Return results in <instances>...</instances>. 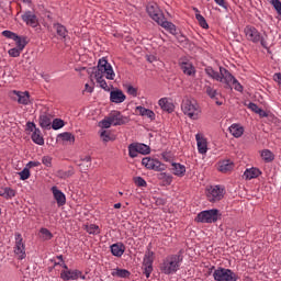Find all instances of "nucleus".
Returning <instances> with one entry per match:
<instances>
[{
  "label": "nucleus",
  "mask_w": 281,
  "mask_h": 281,
  "mask_svg": "<svg viewBox=\"0 0 281 281\" xmlns=\"http://www.w3.org/2000/svg\"><path fill=\"white\" fill-rule=\"evenodd\" d=\"M220 172H232L234 170V162L232 160H222L218 164Z\"/></svg>",
  "instance_id": "26"
},
{
  "label": "nucleus",
  "mask_w": 281,
  "mask_h": 281,
  "mask_svg": "<svg viewBox=\"0 0 281 281\" xmlns=\"http://www.w3.org/2000/svg\"><path fill=\"white\" fill-rule=\"evenodd\" d=\"M125 251H126V246H124L122 243H116L111 246V254L116 258H122Z\"/></svg>",
  "instance_id": "22"
},
{
  "label": "nucleus",
  "mask_w": 281,
  "mask_h": 281,
  "mask_svg": "<svg viewBox=\"0 0 281 281\" xmlns=\"http://www.w3.org/2000/svg\"><path fill=\"white\" fill-rule=\"evenodd\" d=\"M195 221L196 223H216L218 221V210L202 211L198 214Z\"/></svg>",
  "instance_id": "6"
},
{
  "label": "nucleus",
  "mask_w": 281,
  "mask_h": 281,
  "mask_svg": "<svg viewBox=\"0 0 281 281\" xmlns=\"http://www.w3.org/2000/svg\"><path fill=\"white\" fill-rule=\"evenodd\" d=\"M108 116L112 122V126H122V124H126V122H128V119L122 115L120 111H113Z\"/></svg>",
  "instance_id": "12"
},
{
  "label": "nucleus",
  "mask_w": 281,
  "mask_h": 281,
  "mask_svg": "<svg viewBox=\"0 0 281 281\" xmlns=\"http://www.w3.org/2000/svg\"><path fill=\"white\" fill-rule=\"evenodd\" d=\"M257 115H260V117H267V112L259 108V111H257Z\"/></svg>",
  "instance_id": "64"
},
{
  "label": "nucleus",
  "mask_w": 281,
  "mask_h": 281,
  "mask_svg": "<svg viewBox=\"0 0 281 281\" xmlns=\"http://www.w3.org/2000/svg\"><path fill=\"white\" fill-rule=\"evenodd\" d=\"M257 115H260V117H267V112L259 108V111H257Z\"/></svg>",
  "instance_id": "63"
},
{
  "label": "nucleus",
  "mask_w": 281,
  "mask_h": 281,
  "mask_svg": "<svg viewBox=\"0 0 281 281\" xmlns=\"http://www.w3.org/2000/svg\"><path fill=\"white\" fill-rule=\"evenodd\" d=\"M13 41H15V45L16 47L23 52V49H25V45H27V37L25 36H19L16 35V38H14Z\"/></svg>",
  "instance_id": "37"
},
{
  "label": "nucleus",
  "mask_w": 281,
  "mask_h": 281,
  "mask_svg": "<svg viewBox=\"0 0 281 281\" xmlns=\"http://www.w3.org/2000/svg\"><path fill=\"white\" fill-rule=\"evenodd\" d=\"M213 278L215 281H236L238 280V274L231 269L220 268L213 272Z\"/></svg>",
  "instance_id": "5"
},
{
  "label": "nucleus",
  "mask_w": 281,
  "mask_h": 281,
  "mask_svg": "<svg viewBox=\"0 0 281 281\" xmlns=\"http://www.w3.org/2000/svg\"><path fill=\"white\" fill-rule=\"evenodd\" d=\"M155 262V252L150 249H147L145 256L143 258V273L146 278H150V273H153V263Z\"/></svg>",
  "instance_id": "7"
},
{
  "label": "nucleus",
  "mask_w": 281,
  "mask_h": 281,
  "mask_svg": "<svg viewBox=\"0 0 281 281\" xmlns=\"http://www.w3.org/2000/svg\"><path fill=\"white\" fill-rule=\"evenodd\" d=\"M78 276H80V270H61L60 272V278L64 281L78 280Z\"/></svg>",
  "instance_id": "21"
},
{
  "label": "nucleus",
  "mask_w": 281,
  "mask_h": 281,
  "mask_svg": "<svg viewBox=\"0 0 281 281\" xmlns=\"http://www.w3.org/2000/svg\"><path fill=\"white\" fill-rule=\"evenodd\" d=\"M63 126H65V121H63L60 119H55V120H53L50 128H53L54 131H58V130L63 128Z\"/></svg>",
  "instance_id": "44"
},
{
  "label": "nucleus",
  "mask_w": 281,
  "mask_h": 281,
  "mask_svg": "<svg viewBox=\"0 0 281 281\" xmlns=\"http://www.w3.org/2000/svg\"><path fill=\"white\" fill-rule=\"evenodd\" d=\"M274 82H278V85H281V72H276L273 75Z\"/></svg>",
  "instance_id": "60"
},
{
  "label": "nucleus",
  "mask_w": 281,
  "mask_h": 281,
  "mask_svg": "<svg viewBox=\"0 0 281 281\" xmlns=\"http://www.w3.org/2000/svg\"><path fill=\"white\" fill-rule=\"evenodd\" d=\"M21 52H23L21 48L14 47L9 49L8 54L11 58H19V56H21Z\"/></svg>",
  "instance_id": "49"
},
{
  "label": "nucleus",
  "mask_w": 281,
  "mask_h": 281,
  "mask_svg": "<svg viewBox=\"0 0 281 281\" xmlns=\"http://www.w3.org/2000/svg\"><path fill=\"white\" fill-rule=\"evenodd\" d=\"M18 175L21 181H26V179H30V169L26 167L22 171H20Z\"/></svg>",
  "instance_id": "48"
},
{
  "label": "nucleus",
  "mask_w": 281,
  "mask_h": 281,
  "mask_svg": "<svg viewBox=\"0 0 281 281\" xmlns=\"http://www.w3.org/2000/svg\"><path fill=\"white\" fill-rule=\"evenodd\" d=\"M85 229L88 234H92V236H98V234H100V226L95 224H87L85 225Z\"/></svg>",
  "instance_id": "38"
},
{
  "label": "nucleus",
  "mask_w": 281,
  "mask_h": 281,
  "mask_svg": "<svg viewBox=\"0 0 281 281\" xmlns=\"http://www.w3.org/2000/svg\"><path fill=\"white\" fill-rule=\"evenodd\" d=\"M223 188L218 186L211 187L206 193L207 201H210V203H216L221 201L223 199Z\"/></svg>",
  "instance_id": "11"
},
{
  "label": "nucleus",
  "mask_w": 281,
  "mask_h": 281,
  "mask_svg": "<svg viewBox=\"0 0 281 281\" xmlns=\"http://www.w3.org/2000/svg\"><path fill=\"white\" fill-rule=\"evenodd\" d=\"M2 36H4L5 38H11V41H14V38H16V33L12 31H3Z\"/></svg>",
  "instance_id": "55"
},
{
  "label": "nucleus",
  "mask_w": 281,
  "mask_h": 281,
  "mask_svg": "<svg viewBox=\"0 0 281 281\" xmlns=\"http://www.w3.org/2000/svg\"><path fill=\"white\" fill-rule=\"evenodd\" d=\"M40 238H42V240H52L54 238V234H52L47 228H41Z\"/></svg>",
  "instance_id": "41"
},
{
  "label": "nucleus",
  "mask_w": 281,
  "mask_h": 281,
  "mask_svg": "<svg viewBox=\"0 0 281 281\" xmlns=\"http://www.w3.org/2000/svg\"><path fill=\"white\" fill-rule=\"evenodd\" d=\"M147 14L155 21L156 23H159L161 19H164V13H161V10L155 5H148L147 7Z\"/></svg>",
  "instance_id": "16"
},
{
  "label": "nucleus",
  "mask_w": 281,
  "mask_h": 281,
  "mask_svg": "<svg viewBox=\"0 0 281 281\" xmlns=\"http://www.w3.org/2000/svg\"><path fill=\"white\" fill-rule=\"evenodd\" d=\"M195 142L198 146V153L200 155H207V138L203 134L195 135Z\"/></svg>",
  "instance_id": "13"
},
{
  "label": "nucleus",
  "mask_w": 281,
  "mask_h": 281,
  "mask_svg": "<svg viewBox=\"0 0 281 281\" xmlns=\"http://www.w3.org/2000/svg\"><path fill=\"white\" fill-rule=\"evenodd\" d=\"M183 257L181 255H169L160 263V271L165 276H172L181 269Z\"/></svg>",
  "instance_id": "2"
},
{
  "label": "nucleus",
  "mask_w": 281,
  "mask_h": 281,
  "mask_svg": "<svg viewBox=\"0 0 281 281\" xmlns=\"http://www.w3.org/2000/svg\"><path fill=\"white\" fill-rule=\"evenodd\" d=\"M42 164H43L44 166H46V168H52V157H49V156H44V157L42 158Z\"/></svg>",
  "instance_id": "57"
},
{
  "label": "nucleus",
  "mask_w": 281,
  "mask_h": 281,
  "mask_svg": "<svg viewBox=\"0 0 281 281\" xmlns=\"http://www.w3.org/2000/svg\"><path fill=\"white\" fill-rule=\"evenodd\" d=\"M160 179H164V181H166V183H168V186H170V183H172V176L168 175L166 172L160 173Z\"/></svg>",
  "instance_id": "54"
},
{
  "label": "nucleus",
  "mask_w": 281,
  "mask_h": 281,
  "mask_svg": "<svg viewBox=\"0 0 281 281\" xmlns=\"http://www.w3.org/2000/svg\"><path fill=\"white\" fill-rule=\"evenodd\" d=\"M206 76H209V78H212L213 80H216L217 82H223V78L221 77V72L214 70V68L207 66L204 69Z\"/></svg>",
  "instance_id": "29"
},
{
  "label": "nucleus",
  "mask_w": 281,
  "mask_h": 281,
  "mask_svg": "<svg viewBox=\"0 0 281 281\" xmlns=\"http://www.w3.org/2000/svg\"><path fill=\"white\" fill-rule=\"evenodd\" d=\"M248 109H250V111H252L254 113H258V111H259V106H258V104H256V103H249L248 104Z\"/></svg>",
  "instance_id": "58"
},
{
  "label": "nucleus",
  "mask_w": 281,
  "mask_h": 281,
  "mask_svg": "<svg viewBox=\"0 0 281 281\" xmlns=\"http://www.w3.org/2000/svg\"><path fill=\"white\" fill-rule=\"evenodd\" d=\"M52 115L49 114H42L40 116V126L45 128L46 131H49L52 128Z\"/></svg>",
  "instance_id": "24"
},
{
  "label": "nucleus",
  "mask_w": 281,
  "mask_h": 281,
  "mask_svg": "<svg viewBox=\"0 0 281 281\" xmlns=\"http://www.w3.org/2000/svg\"><path fill=\"white\" fill-rule=\"evenodd\" d=\"M231 85L234 87L235 91H243V86L238 82L237 78L233 79Z\"/></svg>",
  "instance_id": "56"
},
{
  "label": "nucleus",
  "mask_w": 281,
  "mask_h": 281,
  "mask_svg": "<svg viewBox=\"0 0 281 281\" xmlns=\"http://www.w3.org/2000/svg\"><path fill=\"white\" fill-rule=\"evenodd\" d=\"M220 76L222 78V81L220 82H224L225 85H227V87H231L232 82L236 79V77H234L232 72H229V70L223 67H220Z\"/></svg>",
  "instance_id": "19"
},
{
  "label": "nucleus",
  "mask_w": 281,
  "mask_h": 281,
  "mask_svg": "<svg viewBox=\"0 0 281 281\" xmlns=\"http://www.w3.org/2000/svg\"><path fill=\"white\" fill-rule=\"evenodd\" d=\"M142 165L145 166L147 170H155V172H164V170H166V165L161 164L158 159L150 157L143 158Z\"/></svg>",
  "instance_id": "8"
},
{
  "label": "nucleus",
  "mask_w": 281,
  "mask_h": 281,
  "mask_svg": "<svg viewBox=\"0 0 281 281\" xmlns=\"http://www.w3.org/2000/svg\"><path fill=\"white\" fill-rule=\"evenodd\" d=\"M56 177H58L59 179H69V177H74V169H69L67 171L58 170L56 172Z\"/></svg>",
  "instance_id": "42"
},
{
  "label": "nucleus",
  "mask_w": 281,
  "mask_h": 281,
  "mask_svg": "<svg viewBox=\"0 0 281 281\" xmlns=\"http://www.w3.org/2000/svg\"><path fill=\"white\" fill-rule=\"evenodd\" d=\"M128 155L132 159H135L139 155V151L137 149V146L135 144H131L128 146Z\"/></svg>",
  "instance_id": "45"
},
{
  "label": "nucleus",
  "mask_w": 281,
  "mask_h": 281,
  "mask_svg": "<svg viewBox=\"0 0 281 281\" xmlns=\"http://www.w3.org/2000/svg\"><path fill=\"white\" fill-rule=\"evenodd\" d=\"M99 126L101 128H111V126H113V123L110 121V116H106L104 120H102L99 123Z\"/></svg>",
  "instance_id": "47"
},
{
  "label": "nucleus",
  "mask_w": 281,
  "mask_h": 281,
  "mask_svg": "<svg viewBox=\"0 0 281 281\" xmlns=\"http://www.w3.org/2000/svg\"><path fill=\"white\" fill-rule=\"evenodd\" d=\"M111 276H113V278H130L131 272L126 269L116 268L112 270Z\"/></svg>",
  "instance_id": "33"
},
{
  "label": "nucleus",
  "mask_w": 281,
  "mask_h": 281,
  "mask_svg": "<svg viewBox=\"0 0 281 281\" xmlns=\"http://www.w3.org/2000/svg\"><path fill=\"white\" fill-rule=\"evenodd\" d=\"M26 166H27V168H37V166H41V162L30 161Z\"/></svg>",
  "instance_id": "61"
},
{
  "label": "nucleus",
  "mask_w": 281,
  "mask_h": 281,
  "mask_svg": "<svg viewBox=\"0 0 281 281\" xmlns=\"http://www.w3.org/2000/svg\"><path fill=\"white\" fill-rule=\"evenodd\" d=\"M54 30L56 33L60 36V38H67L69 31H67V27L60 23H54L53 24Z\"/></svg>",
  "instance_id": "30"
},
{
  "label": "nucleus",
  "mask_w": 281,
  "mask_h": 281,
  "mask_svg": "<svg viewBox=\"0 0 281 281\" xmlns=\"http://www.w3.org/2000/svg\"><path fill=\"white\" fill-rule=\"evenodd\" d=\"M180 69L184 74V76H190L194 78L196 76V68L192 65L191 61H180Z\"/></svg>",
  "instance_id": "14"
},
{
  "label": "nucleus",
  "mask_w": 281,
  "mask_h": 281,
  "mask_svg": "<svg viewBox=\"0 0 281 281\" xmlns=\"http://www.w3.org/2000/svg\"><path fill=\"white\" fill-rule=\"evenodd\" d=\"M0 196H3V199H13V196H16V192L12 188H2L0 190Z\"/></svg>",
  "instance_id": "36"
},
{
  "label": "nucleus",
  "mask_w": 281,
  "mask_h": 281,
  "mask_svg": "<svg viewBox=\"0 0 281 281\" xmlns=\"http://www.w3.org/2000/svg\"><path fill=\"white\" fill-rule=\"evenodd\" d=\"M268 1L271 3V5H273L274 10L281 16V2H280V0H268Z\"/></svg>",
  "instance_id": "50"
},
{
  "label": "nucleus",
  "mask_w": 281,
  "mask_h": 281,
  "mask_svg": "<svg viewBox=\"0 0 281 281\" xmlns=\"http://www.w3.org/2000/svg\"><path fill=\"white\" fill-rule=\"evenodd\" d=\"M10 97L14 102H18V104H23L24 106H27V104H30L29 91L12 90L10 92Z\"/></svg>",
  "instance_id": "9"
},
{
  "label": "nucleus",
  "mask_w": 281,
  "mask_h": 281,
  "mask_svg": "<svg viewBox=\"0 0 281 281\" xmlns=\"http://www.w3.org/2000/svg\"><path fill=\"white\" fill-rule=\"evenodd\" d=\"M126 101V94L120 89L112 90L110 92V102H113L114 104H122V102Z\"/></svg>",
  "instance_id": "15"
},
{
  "label": "nucleus",
  "mask_w": 281,
  "mask_h": 281,
  "mask_svg": "<svg viewBox=\"0 0 281 281\" xmlns=\"http://www.w3.org/2000/svg\"><path fill=\"white\" fill-rule=\"evenodd\" d=\"M158 25H161L169 34H172L173 36H177L179 34L177 32V26L172 24V22L166 21V18L162 15V19L158 21Z\"/></svg>",
  "instance_id": "20"
},
{
  "label": "nucleus",
  "mask_w": 281,
  "mask_h": 281,
  "mask_svg": "<svg viewBox=\"0 0 281 281\" xmlns=\"http://www.w3.org/2000/svg\"><path fill=\"white\" fill-rule=\"evenodd\" d=\"M158 104L162 111H167V113H172L175 111V104L168 101V98H162L158 101Z\"/></svg>",
  "instance_id": "25"
},
{
  "label": "nucleus",
  "mask_w": 281,
  "mask_h": 281,
  "mask_svg": "<svg viewBox=\"0 0 281 281\" xmlns=\"http://www.w3.org/2000/svg\"><path fill=\"white\" fill-rule=\"evenodd\" d=\"M58 139H61V142H69V144H74L76 142V137L69 132L59 134Z\"/></svg>",
  "instance_id": "39"
},
{
  "label": "nucleus",
  "mask_w": 281,
  "mask_h": 281,
  "mask_svg": "<svg viewBox=\"0 0 281 281\" xmlns=\"http://www.w3.org/2000/svg\"><path fill=\"white\" fill-rule=\"evenodd\" d=\"M181 110L190 120H199L201 117V105L194 99H186L181 103Z\"/></svg>",
  "instance_id": "3"
},
{
  "label": "nucleus",
  "mask_w": 281,
  "mask_h": 281,
  "mask_svg": "<svg viewBox=\"0 0 281 281\" xmlns=\"http://www.w3.org/2000/svg\"><path fill=\"white\" fill-rule=\"evenodd\" d=\"M138 155H148L150 153V147L145 144H135Z\"/></svg>",
  "instance_id": "43"
},
{
  "label": "nucleus",
  "mask_w": 281,
  "mask_h": 281,
  "mask_svg": "<svg viewBox=\"0 0 281 281\" xmlns=\"http://www.w3.org/2000/svg\"><path fill=\"white\" fill-rule=\"evenodd\" d=\"M244 33L247 41H249L250 43H260V45L263 46L265 49L269 47V43H267V40L265 38V36H262V34H260L256 26L247 25L244 29Z\"/></svg>",
  "instance_id": "4"
},
{
  "label": "nucleus",
  "mask_w": 281,
  "mask_h": 281,
  "mask_svg": "<svg viewBox=\"0 0 281 281\" xmlns=\"http://www.w3.org/2000/svg\"><path fill=\"white\" fill-rule=\"evenodd\" d=\"M104 76L106 80H115V71H113V66L109 64L106 58H101L99 59L97 70L94 71V79L103 91H111L106 80H104Z\"/></svg>",
  "instance_id": "1"
},
{
  "label": "nucleus",
  "mask_w": 281,
  "mask_h": 281,
  "mask_svg": "<svg viewBox=\"0 0 281 281\" xmlns=\"http://www.w3.org/2000/svg\"><path fill=\"white\" fill-rule=\"evenodd\" d=\"M276 158V156L273 155V153L269 149H265L261 151V159L263 161H266L267 164L273 161V159Z\"/></svg>",
  "instance_id": "40"
},
{
  "label": "nucleus",
  "mask_w": 281,
  "mask_h": 281,
  "mask_svg": "<svg viewBox=\"0 0 281 281\" xmlns=\"http://www.w3.org/2000/svg\"><path fill=\"white\" fill-rule=\"evenodd\" d=\"M57 262H55V266L56 265H59V267H63L64 271H69V267H67V265H65V261L63 260V256H58L57 257Z\"/></svg>",
  "instance_id": "53"
},
{
  "label": "nucleus",
  "mask_w": 281,
  "mask_h": 281,
  "mask_svg": "<svg viewBox=\"0 0 281 281\" xmlns=\"http://www.w3.org/2000/svg\"><path fill=\"white\" fill-rule=\"evenodd\" d=\"M14 254L18 256V260H24L25 254V244H23V237L21 233H15V246Z\"/></svg>",
  "instance_id": "10"
},
{
  "label": "nucleus",
  "mask_w": 281,
  "mask_h": 281,
  "mask_svg": "<svg viewBox=\"0 0 281 281\" xmlns=\"http://www.w3.org/2000/svg\"><path fill=\"white\" fill-rule=\"evenodd\" d=\"M134 183H135V186H137V188H146L148 186L146 180H144V178H142V177H135Z\"/></svg>",
  "instance_id": "46"
},
{
  "label": "nucleus",
  "mask_w": 281,
  "mask_h": 281,
  "mask_svg": "<svg viewBox=\"0 0 281 281\" xmlns=\"http://www.w3.org/2000/svg\"><path fill=\"white\" fill-rule=\"evenodd\" d=\"M26 126H27V131H31L32 133H34V131H36V124L32 123V122H29L26 123Z\"/></svg>",
  "instance_id": "59"
},
{
  "label": "nucleus",
  "mask_w": 281,
  "mask_h": 281,
  "mask_svg": "<svg viewBox=\"0 0 281 281\" xmlns=\"http://www.w3.org/2000/svg\"><path fill=\"white\" fill-rule=\"evenodd\" d=\"M100 137L103 142H113V137H111V133L106 131L101 132Z\"/></svg>",
  "instance_id": "52"
},
{
  "label": "nucleus",
  "mask_w": 281,
  "mask_h": 281,
  "mask_svg": "<svg viewBox=\"0 0 281 281\" xmlns=\"http://www.w3.org/2000/svg\"><path fill=\"white\" fill-rule=\"evenodd\" d=\"M125 89H126V91H127V93H128L130 95H133V98H137V88H135V87H133V86H131V85H127V86L125 87Z\"/></svg>",
  "instance_id": "51"
},
{
  "label": "nucleus",
  "mask_w": 281,
  "mask_h": 281,
  "mask_svg": "<svg viewBox=\"0 0 281 281\" xmlns=\"http://www.w3.org/2000/svg\"><path fill=\"white\" fill-rule=\"evenodd\" d=\"M195 13V19L200 25V27H203V30H207V27H210V25L207 24V21L205 20V18L199 13V9L194 8L193 9Z\"/></svg>",
  "instance_id": "34"
},
{
  "label": "nucleus",
  "mask_w": 281,
  "mask_h": 281,
  "mask_svg": "<svg viewBox=\"0 0 281 281\" xmlns=\"http://www.w3.org/2000/svg\"><path fill=\"white\" fill-rule=\"evenodd\" d=\"M171 172L176 177H184L186 175V166L179 164V162H172L171 164Z\"/></svg>",
  "instance_id": "23"
},
{
  "label": "nucleus",
  "mask_w": 281,
  "mask_h": 281,
  "mask_svg": "<svg viewBox=\"0 0 281 281\" xmlns=\"http://www.w3.org/2000/svg\"><path fill=\"white\" fill-rule=\"evenodd\" d=\"M229 133L232 134L233 137H243V133H245V128L238 124H233L228 128Z\"/></svg>",
  "instance_id": "31"
},
{
  "label": "nucleus",
  "mask_w": 281,
  "mask_h": 281,
  "mask_svg": "<svg viewBox=\"0 0 281 281\" xmlns=\"http://www.w3.org/2000/svg\"><path fill=\"white\" fill-rule=\"evenodd\" d=\"M22 21H24V23L31 27H36V25H38V18H36V14H34L32 11H26L24 14H22Z\"/></svg>",
  "instance_id": "18"
},
{
  "label": "nucleus",
  "mask_w": 281,
  "mask_h": 281,
  "mask_svg": "<svg viewBox=\"0 0 281 281\" xmlns=\"http://www.w3.org/2000/svg\"><path fill=\"white\" fill-rule=\"evenodd\" d=\"M85 91H87V93H93V87L89 86V83H86Z\"/></svg>",
  "instance_id": "62"
},
{
  "label": "nucleus",
  "mask_w": 281,
  "mask_h": 281,
  "mask_svg": "<svg viewBox=\"0 0 281 281\" xmlns=\"http://www.w3.org/2000/svg\"><path fill=\"white\" fill-rule=\"evenodd\" d=\"M204 91H205L206 95H209V98H211V100H218V91L216 89H214L212 86L205 85Z\"/></svg>",
  "instance_id": "35"
},
{
  "label": "nucleus",
  "mask_w": 281,
  "mask_h": 281,
  "mask_svg": "<svg viewBox=\"0 0 281 281\" xmlns=\"http://www.w3.org/2000/svg\"><path fill=\"white\" fill-rule=\"evenodd\" d=\"M260 175H262V172H260V169L258 168L246 169V171L244 172V177L248 181H251V179H258Z\"/></svg>",
  "instance_id": "27"
},
{
  "label": "nucleus",
  "mask_w": 281,
  "mask_h": 281,
  "mask_svg": "<svg viewBox=\"0 0 281 281\" xmlns=\"http://www.w3.org/2000/svg\"><path fill=\"white\" fill-rule=\"evenodd\" d=\"M31 138H32V142H34V144H37L38 146H43V144H45V138H43V135L41 134V130L38 128H35Z\"/></svg>",
  "instance_id": "32"
},
{
  "label": "nucleus",
  "mask_w": 281,
  "mask_h": 281,
  "mask_svg": "<svg viewBox=\"0 0 281 281\" xmlns=\"http://www.w3.org/2000/svg\"><path fill=\"white\" fill-rule=\"evenodd\" d=\"M136 113H138V115H142V117H148L149 120H155V112L142 105L136 106Z\"/></svg>",
  "instance_id": "28"
},
{
  "label": "nucleus",
  "mask_w": 281,
  "mask_h": 281,
  "mask_svg": "<svg viewBox=\"0 0 281 281\" xmlns=\"http://www.w3.org/2000/svg\"><path fill=\"white\" fill-rule=\"evenodd\" d=\"M52 192L55 201L57 202V205L59 207H63V205L67 203V196L65 195V193H63V191H60L58 187H53Z\"/></svg>",
  "instance_id": "17"
}]
</instances>
